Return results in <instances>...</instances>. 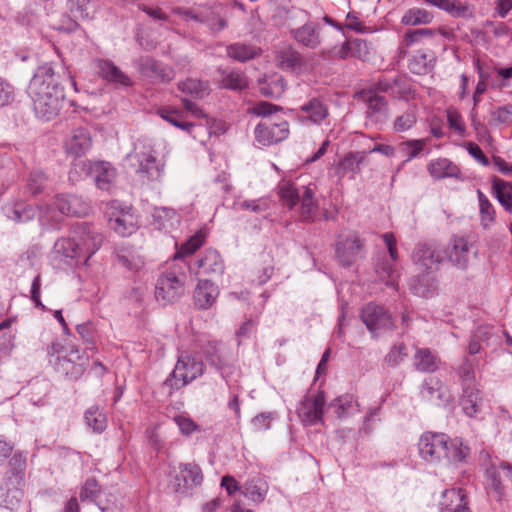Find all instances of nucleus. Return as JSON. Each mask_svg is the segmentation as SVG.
I'll list each match as a JSON object with an SVG mask.
<instances>
[{
  "label": "nucleus",
  "instance_id": "7c9ffc66",
  "mask_svg": "<svg viewBox=\"0 0 512 512\" xmlns=\"http://www.w3.org/2000/svg\"><path fill=\"white\" fill-rule=\"evenodd\" d=\"M198 273L207 275H222L224 272V261L218 251L208 249L196 262Z\"/></svg>",
  "mask_w": 512,
  "mask_h": 512
},
{
  "label": "nucleus",
  "instance_id": "f257e3e1",
  "mask_svg": "<svg viewBox=\"0 0 512 512\" xmlns=\"http://www.w3.org/2000/svg\"><path fill=\"white\" fill-rule=\"evenodd\" d=\"M419 454L423 460L431 464H456L466 459L469 447L458 439H450L444 433H424L418 443Z\"/></svg>",
  "mask_w": 512,
  "mask_h": 512
},
{
  "label": "nucleus",
  "instance_id": "052dcab7",
  "mask_svg": "<svg viewBox=\"0 0 512 512\" xmlns=\"http://www.w3.org/2000/svg\"><path fill=\"white\" fill-rule=\"evenodd\" d=\"M47 176L41 170H33L27 180V190L34 196L44 191L47 184Z\"/></svg>",
  "mask_w": 512,
  "mask_h": 512
},
{
  "label": "nucleus",
  "instance_id": "f8f14e48",
  "mask_svg": "<svg viewBox=\"0 0 512 512\" xmlns=\"http://www.w3.org/2000/svg\"><path fill=\"white\" fill-rule=\"evenodd\" d=\"M445 257L435 242H418L412 251L411 261L419 272H435Z\"/></svg>",
  "mask_w": 512,
  "mask_h": 512
},
{
  "label": "nucleus",
  "instance_id": "4c0bfd02",
  "mask_svg": "<svg viewBox=\"0 0 512 512\" xmlns=\"http://www.w3.org/2000/svg\"><path fill=\"white\" fill-rule=\"evenodd\" d=\"M153 225L158 230L168 231L177 227L180 223V216L178 213L168 207H157L154 209L153 214Z\"/></svg>",
  "mask_w": 512,
  "mask_h": 512
},
{
  "label": "nucleus",
  "instance_id": "412c9836",
  "mask_svg": "<svg viewBox=\"0 0 512 512\" xmlns=\"http://www.w3.org/2000/svg\"><path fill=\"white\" fill-rule=\"evenodd\" d=\"M54 205L62 214L77 217L86 216L92 210L89 201L85 200L82 196L74 194L58 195Z\"/></svg>",
  "mask_w": 512,
  "mask_h": 512
},
{
  "label": "nucleus",
  "instance_id": "b1692460",
  "mask_svg": "<svg viewBox=\"0 0 512 512\" xmlns=\"http://www.w3.org/2000/svg\"><path fill=\"white\" fill-rule=\"evenodd\" d=\"M328 115V106L320 96H310L308 100L299 107L298 116L303 121H308L312 124H321Z\"/></svg>",
  "mask_w": 512,
  "mask_h": 512
},
{
  "label": "nucleus",
  "instance_id": "72a5a7b5",
  "mask_svg": "<svg viewBox=\"0 0 512 512\" xmlns=\"http://www.w3.org/2000/svg\"><path fill=\"white\" fill-rule=\"evenodd\" d=\"M460 404L466 416L470 418L477 417L482 407L480 391L475 386H465Z\"/></svg>",
  "mask_w": 512,
  "mask_h": 512
},
{
  "label": "nucleus",
  "instance_id": "423d86ee",
  "mask_svg": "<svg viewBox=\"0 0 512 512\" xmlns=\"http://www.w3.org/2000/svg\"><path fill=\"white\" fill-rule=\"evenodd\" d=\"M169 487L180 495H189L190 491L203 483V472L196 463H180L169 472Z\"/></svg>",
  "mask_w": 512,
  "mask_h": 512
},
{
  "label": "nucleus",
  "instance_id": "bf43d9fd",
  "mask_svg": "<svg viewBox=\"0 0 512 512\" xmlns=\"http://www.w3.org/2000/svg\"><path fill=\"white\" fill-rule=\"evenodd\" d=\"M432 20V13L422 8H411L402 17L403 24L413 26L429 24Z\"/></svg>",
  "mask_w": 512,
  "mask_h": 512
},
{
  "label": "nucleus",
  "instance_id": "f03ea898",
  "mask_svg": "<svg viewBox=\"0 0 512 512\" xmlns=\"http://www.w3.org/2000/svg\"><path fill=\"white\" fill-rule=\"evenodd\" d=\"M49 363L61 376L69 380L79 379L89 366V357L74 346H64L58 341L47 347Z\"/></svg>",
  "mask_w": 512,
  "mask_h": 512
},
{
  "label": "nucleus",
  "instance_id": "09e8293b",
  "mask_svg": "<svg viewBox=\"0 0 512 512\" xmlns=\"http://www.w3.org/2000/svg\"><path fill=\"white\" fill-rule=\"evenodd\" d=\"M286 89V82L280 76H272L259 81V90L264 97L277 99Z\"/></svg>",
  "mask_w": 512,
  "mask_h": 512
},
{
  "label": "nucleus",
  "instance_id": "603ef678",
  "mask_svg": "<svg viewBox=\"0 0 512 512\" xmlns=\"http://www.w3.org/2000/svg\"><path fill=\"white\" fill-rule=\"evenodd\" d=\"M418 119V108L417 105L411 104L407 109L399 116H397L393 122V129L395 132H406L410 130Z\"/></svg>",
  "mask_w": 512,
  "mask_h": 512
},
{
  "label": "nucleus",
  "instance_id": "bb28decb",
  "mask_svg": "<svg viewBox=\"0 0 512 512\" xmlns=\"http://www.w3.org/2000/svg\"><path fill=\"white\" fill-rule=\"evenodd\" d=\"M439 505L441 512H472L467 495L461 488L444 490Z\"/></svg>",
  "mask_w": 512,
  "mask_h": 512
},
{
  "label": "nucleus",
  "instance_id": "69168bd1",
  "mask_svg": "<svg viewBox=\"0 0 512 512\" xmlns=\"http://www.w3.org/2000/svg\"><path fill=\"white\" fill-rule=\"evenodd\" d=\"M321 55L323 59L330 60L333 58L345 59L354 54L352 53L351 44L349 42H344L340 47L323 49Z\"/></svg>",
  "mask_w": 512,
  "mask_h": 512
},
{
  "label": "nucleus",
  "instance_id": "5701e85b",
  "mask_svg": "<svg viewBox=\"0 0 512 512\" xmlns=\"http://www.w3.org/2000/svg\"><path fill=\"white\" fill-rule=\"evenodd\" d=\"M138 69L146 77L169 83L175 77L174 69L168 65L161 64L156 59L143 56L138 60Z\"/></svg>",
  "mask_w": 512,
  "mask_h": 512
},
{
  "label": "nucleus",
  "instance_id": "5fc2aeb1",
  "mask_svg": "<svg viewBox=\"0 0 512 512\" xmlns=\"http://www.w3.org/2000/svg\"><path fill=\"white\" fill-rule=\"evenodd\" d=\"M414 360L418 371L434 372L438 368V358L427 348L418 349Z\"/></svg>",
  "mask_w": 512,
  "mask_h": 512
},
{
  "label": "nucleus",
  "instance_id": "680f3d73",
  "mask_svg": "<svg viewBox=\"0 0 512 512\" xmlns=\"http://www.w3.org/2000/svg\"><path fill=\"white\" fill-rule=\"evenodd\" d=\"M426 146V139L407 140L400 144L401 151L406 155L404 162L416 158Z\"/></svg>",
  "mask_w": 512,
  "mask_h": 512
},
{
  "label": "nucleus",
  "instance_id": "9b49d317",
  "mask_svg": "<svg viewBox=\"0 0 512 512\" xmlns=\"http://www.w3.org/2000/svg\"><path fill=\"white\" fill-rule=\"evenodd\" d=\"M444 257L456 269L465 271L478 254L477 248L464 237H452L445 249Z\"/></svg>",
  "mask_w": 512,
  "mask_h": 512
},
{
  "label": "nucleus",
  "instance_id": "864d4df0",
  "mask_svg": "<svg viewBox=\"0 0 512 512\" xmlns=\"http://www.w3.org/2000/svg\"><path fill=\"white\" fill-rule=\"evenodd\" d=\"M477 197L479 201L480 222L483 228L489 229L495 222V209L486 195L480 190H477Z\"/></svg>",
  "mask_w": 512,
  "mask_h": 512
},
{
  "label": "nucleus",
  "instance_id": "39448f33",
  "mask_svg": "<svg viewBox=\"0 0 512 512\" xmlns=\"http://www.w3.org/2000/svg\"><path fill=\"white\" fill-rule=\"evenodd\" d=\"M186 275L175 269L160 274L155 285L156 300L162 305L178 301L185 293Z\"/></svg>",
  "mask_w": 512,
  "mask_h": 512
},
{
  "label": "nucleus",
  "instance_id": "393cba45",
  "mask_svg": "<svg viewBox=\"0 0 512 512\" xmlns=\"http://www.w3.org/2000/svg\"><path fill=\"white\" fill-rule=\"evenodd\" d=\"M420 392L424 400L436 406H445L451 400L447 388L435 377L425 379Z\"/></svg>",
  "mask_w": 512,
  "mask_h": 512
},
{
  "label": "nucleus",
  "instance_id": "a211bd4d",
  "mask_svg": "<svg viewBox=\"0 0 512 512\" xmlns=\"http://www.w3.org/2000/svg\"><path fill=\"white\" fill-rule=\"evenodd\" d=\"M206 361L214 367L221 376L226 379L233 371V364L230 361L226 347L216 341H208L202 347Z\"/></svg>",
  "mask_w": 512,
  "mask_h": 512
},
{
  "label": "nucleus",
  "instance_id": "9d476101",
  "mask_svg": "<svg viewBox=\"0 0 512 512\" xmlns=\"http://www.w3.org/2000/svg\"><path fill=\"white\" fill-rule=\"evenodd\" d=\"M72 233L78 244V253L83 258V264L99 250L103 243V236L99 229L87 222H79L72 226Z\"/></svg>",
  "mask_w": 512,
  "mask_h": 512
},
{
  "label": "nucleus",
  "instance_id": "58836bf2",
  "mask_svg": "<svg viewBox=\"0 0 512 512\" xmlns=\"http://www.w3.org/2000/svg\"><path fill=\"white\" fill-rule=\"evenodd\" d=\"M98 68L105 80L125 87L132 85L130 77L122 72L112 61L100 60Z\"/></svg>",
  "mask_w": 512,
  "mask_h": 512
},
{
  "label": "nucleus",
  "instance_id": "4be33fe9",
  "mask_svg": "<svg viewBox=\"0 0 512 512\" xmlns=\"http://www.w3.org/2000/svg\"><path fill=\"white\" fill-rule=\"evenodd\" d=\"M216 83L221 89L242 91L248 87L246 74L238 68L219 66L216 68Z\"/></svg>",
  "mask_w": 512,
  "mask_h": 512
},
{
  "label": "nucleus",
  "instance_id": "de8ad7c7",
  "mask_svg": "<svg viewBox=\"0 0 512 512\" xmlns=\"http://www.w3.org/2000/svg\"><path fill=\"white\" fill-rule=\"evenodd\" d=\"M492 190L498 202L507 212H512V183L495 177L492 180Z\"/></svg>",
  "mask_w": 512,
  "mask_h": 512
},
{
  "label": "nucleus",
  "instance_id": "dca6fc26",
  "mask_svg": "<svg viewBox=\"0 0 512 512\" xmlns=\"http://www.w3.org/2000/svg\"><path fill=\"white\" fill-rule=\"evenodd\" d=\"M255 138L263 146H269L286 139L289 125L286 120L268 119L259 123L254 130Z\"/></svg>",
  "mask_w": 512,
  "mask_h": 512
},
{
  "label": "nucleus",
  "instance_id": "0e129e2a",
  "mask_svg": "<svg viewBox=\"0 0 512 512\" xmlns=\"http://www.w3.org/2000/svg\"><path fill=\"white\" fill-rule=\"evenodd\" d=\"M203 242V235L201 233H196L181 245L180 250L175 255V258H180L194 253L198 248L201 247Z\"/></svg>",
  "mask_w": 512,
  "mask_h": 512
},
{
  "label": "nucleus",
  "instance_id": "8fccbe9b",
  "mask_svg": "<svg viewBox=\"0 0 512 512\" xmlns=\"http://www.w3.org/2000/svg\"><path fill=\"white\" fill-rule=\"evenodd\" d=\"M19 486L4 481V487L0 489V504L9 510L17 509L23 496Z\"/></svg>",
  "mask_w": 512,
  "mask_h": 512
},
{
  "label": "nucleus",
  "instance_id": "4d7b16f0",
  "mask_svg": "<svg viewBox=\"0 0 512 512\" xmlns=\"http://www.w3.org/2000/svg\"><path fill=\"white\" fill-rule=\"evenodd\" d=\"M329 407L334 409V413L339 419H343L357 410V403L351 395H345L334 399Z\"/></svg>",
  "mask_w": 512,
  "mask_h": 512
},
{
  "label": "nucleus",
  "instance_id": "e2e57ef3",
  "mask_svg": "<svg viewBox=\"0 0 512 512\" xmlns=\"http://www.w3.org/2000/svg\"><path fill=\"white\" fill-rule=\"evenodd\" d=\"M159 115L162 119L183 131L190 132L194 128L193 123L181 121L180 115L175 111L161 109L159 110Z\"/></svg>",
  "mask_w": 512,
  "mask_h": 512
},
{
  "label": "nucleus",
  "instance_id": "49530a36",
  "mask_svg": "<svg viewBox=\"0 0 512 512\" xmlns=\"http://www.w3.org/2000/svg\"><path fill=\"white\" fill-rule=\"evenodd\" d=\"M431 51H417L409 61V70L416 75H425L431 71L434 63Z\"/></svg>",
  "mask_w": 512,
  "mask_h": 512
},
{
  "label": "nucleus",
  "instance_id": "c03bdc74",
  "mask_svg": "<svg viewBox=\"0 0 512 512\" xmlns=\"http://www.w3.org/2000/svg\"><path fill=\"white\" fill-rule=\"evenodd\" d=\"M177 87L182 93L197 99H202L210 93L209 82L195 78H187L180 81Z\"/></svg>",
  "mask_w": 512,
  "mask_h": 512
},
{
  "label": "nucleus",
  "instance_id": "13d9d810",
  "mask_svg": "<svg viewBox=\"0 0 512 512\" xmlns=\"http://www.w3.org/2000/svg\"><path fill=\"white\" fill-rule=\"evenodd\" d=\"M67 9L74 19L73 25L75 27L78 26L76 20L90 19L94 12L89 7V0H68Z\"/></svg>",
  "mask_w": 512,
  "mask_h": 512
},
{
  "label": "nucleus",
  "instance_id": "338daca9",
  "mask_svg": "<svg viewBox=\"0 0 512 512\" xmlns=\"http://www.w3.org/2000/svg\"><path fill=\"white\" fill-rule=\"evenodd\" d=\"M406 347L404 344L394 345L389 353L385 356L384 361L390 367L399 365L405 357H407Z\"/></svg>",
  "mask_w": 512,
  "mask_h": 512
},
{
  "label": "nucleus",
  "instance_id": "e433bc0d",
  "mask_svg": "<svg viewBox=\"0 0 512 512\" xmlns=\"http://www.w3.org/2000/svg\"><path fill=\"white\" fill-rule=\"evenodd\" d=\"M199 23L206 25L212 34H217L227 27V20L212 6L200 7Z\"/></svg>",
  "mask_w": 512,
  "mask_h": 512
},
{
  "label": "nucleus",
  "instance_id": "6e6d98bb",
  "mask_svg": "<svg viewBox=\"0 0 512 512\" xmlns=\"http://www.w3.org/2000/svg\"><path fill=\"white\" fill-rule=\"evenodd\" d=\"M86 424L96 433L103 432L107 427L106 415L98 406L90 407L84 415Z\"/></svg>",
  "mask_w": 512,
  "mask_h": 512
},
{
  "label": "nucleus",
  "instance_id": "37998d69",
  "mask_svg": "<svg viewBox=\"0 0 512 512\" xmlns=\"http://www.w3.org/2000/svg\"><path fill=\"white\" fill-rule=\"evenodd\" d=\"M226 53L228 57L238 62H246L258 57L261 49L252 44L238 42L228 45Z\"/></svg>",
  "mask_w": 512,
  "mask_h": 512
},
{
  "label": "nucleus",
  "instance_id": "a19ab883",
  "mask_svg": "<svg viewBox=\"0 0 512 512\" xmlns=\"http://www.w3.org/2000/svg\"><path fill=\"white\" fill-rule=\"evenodd\" d=\"M37 78H39L44 91L54 90L55 87H62L60 75L55 72L51 63H44L38 66L30 83H33Z\"/></svg>",
  "mask_w": 512,
  "mask_h": 512
},
{
  "label": "nucleus",
  "instance_id": "3c124183",
  "mask_svg": "<svg viewBox=\"0 0 512 512\" xmlns=\"http://www.w3.org/2000/svg\"><path fill=\"white\" fill-rule=\"evenodd\" d=\"M278 65L286 71H297L303 65L302 55L293 48H287L279 52L277 55Z\"/></svg>",
  "mask_w": 512,
  "mask_h": 512
},
{
  "label": "nucleus",
  "instance_id": "f3484780",
  "mask_svg": "<svg viewBox=\"0 0 512 512\" xmlns=\"http://www.w3.org/2000/svg\"><path fill=\"white\" fill-rule=\"evenodd\" d=\"M112 211L107 212L110 227L120 236L131 235L137 229V217L132 212V208L114 202L111 206Z\"/></svg>",
  "mask_w": 512,
  "mask_h": 512
},
{
  "label": "nucleus",
  "instance_id": "c756f323",
  "mask_svg": "<svg viewBox=\"0 0 512 512\" xmlns=\"http://www.w3.org/2000/svg\"><path fill=\"white\" fill-rule=\"evenodd\" d=\"M219 294L218 287L209 280H199L193 294L194 304L198 309H208Z\"/></svg>",
  "mask_w": 512,
  "mask_h": 512
},
{
  "label": "nucleus",
  "instance_id": "2eb2a0df",
  "mask_svg": "<svg viewBox=\"0 0 512 512\" xmlns=\"http://www.w3.org/2000/svg\"><path fill=\"white\" fill-rule=\"evenodd\" d=\"M375 89L380 93H387L400 100L409 101L415 97V90L409 78L395 76L393 78L381 76L374 82Z\"/></svg>",
  "mask_w": 512,
  "mask_h": 512
},
{
  "label": "nucleus",
  "instance_id": "a18cd8bd",
  "mask_svg": "<svg viewBox=\"0 0 512 512\" xmlns=\"http://www.w3.org/2000/svg\"><path fill=\"white\" fill-rule=\"evenodd\" d=\"M6 216L18 223H25L36 216V210L23 201L9 204L4 208Z\"/></svg>",
  "mask_w": 512,
  "mask_h": 512
},
{
  "label": "nucleus",
  "instance_id": "6e6552de",
  "mask_svg": "<svg viewBox=\"0 0 512 512\" xmlns=\"http://www.w3.org/2000/svg\"><path fill=\"white\" fill-rule=\"evenodd\" d=\"M127 159L131 165L137 166L136 173L148 180H158L162 176L163 165L157 161L155 151L151 146L137 143L134 151L127 155Z\"/></svg>",
  "mask_w": 512,
  "mask_h": 512
},
{
  "label": "nucleus",
  "instance_id": "0eeeda50",
  "mask_svg": "<svg viewBox=\"0 0 512 512\" xmlns=\"http://www.w3.org/2000/svg\"><path fill=\"white\" fill-rule=\"evenodd\" d=\"M204 363L190 355H181L171 372L169 378L164 381V386L172 390H178L196 378L200 377L204 372Z\"/></svg>",
  "mask_w": 512,
  "mask_h": 512
},
{
  "label": "nucleus",
  "instance_id": "ddd939ff",
  "mask_svg": "<svg viewBox=\"0 0 512 512\" xmlns=\"http://www.w3.org/2000/svg\"><path fill=\"white\" fill-rule=\"evenodd\" d=\"M325 401L323 391L307 393L297 406V413L301 421L305 425L322 423Z\"/></svg>",
  "mask_w": 512,
  "mask_h": 512
},
{
  "label": "nucleus",
  "instance_id": "c9c22d12",
  "mask_svg": "<svg viewBox=\"0 0 512 512\" xmlns=\"http://www.w3.org/2000/svg\"><path fill=\"white\" fill-rule=\"evenodd\" d=\"M396 262L392 261L387 257L380 258L375 265V272L379 279L383 281L387 286L396 288L400 273L396 268Z\"/></svg>",
  "mask_w": 512,
  "mask_h": 512
},
{
  "label": "nucleus",
  "instance_id": "4468645a",
  "mask_svg": "<svg viewBox=\"0 0 512 512\" xmlns=\"http://www.w3.org/2000/svg\"><path fill=\"white\" fill-rule=\"evenodd\" d=\"M374 84L371 89L361 93L366 105L365 115L372 124L385 123L390 115L389 102L385 96L379 95Z\"/></svg>",
  "mask_w": 512,
  "mask_h": 512
},
{
  "label": "nucleus",
  "instance_id": "cd10ccee",
  "mask_svg": "<svg viewBox=\"0 0 512 512\" xmlns=\"http://www.w3.org/2000/svg\"><path fill=\"white\" fill-rule=\"evenodd\" d=\"M92 146L91 135L86 128L73 129L65 140V150L68 154L80 157Z\"/></svg>",
  "mask_w": 512,
  "mask_h": 512
},
{
  "label": "nucleus",
  "instance_id": "c85d7f7f",
  "mask_svg": "<svg viewBox=\"0 0 512 512\" xmlns=\"http://www.w3.org/2000/svg\"><path fill=\"white\" fill-rule=\"evenodd\" d=\"M367 153L365 151H353L347 153L339 162L336 172L339 177L349 175L354 179L361 172V165L365 162Z\"/></svg>",
  "mask_w": 512,
  "mask_h": 512
},
{
  "label": "nucleus",
  "instance_id": "ea45409f",
  "mask_svg": "<svg viewBox=\"0 0 512 512\" xmlns=\"http://www.w3.org/2000/svg\"><path fill=\"white\" fill-rule=\"evenodd\" d=\"M26 470V455L22 452H15L9 460V469L6 472L4 481L14 485H21Z\"/></svg>",
  "mask_w": 512,
  "mask_h": 512
},
{
  "label": "nucleus",
  "instance_id": "20e7f679",
  "mask_svg": "<svg viewBox=\"0 0 512 512\" xmlns=\"http://www.w3.org/2000/svg\"><path fill=\"white\" fill-rule=\"evenodd\" d=\"M303 191L295 187V184L288 180H281L278 184V191L281 199L289 209H293L301 202L300 215L303 221H311L318 208L314 198L315 185L309 184L302 187Z\"/></svg>",
  "mask_w": 512,
  "mask_h": 512
},
{
  "label": "nucleus",
  "instance_id": "79ce46f5",
  "mask_svg": "<svg viewBox=\"0 0 512 512\" xmlns=\"http://www.w3.org/2000/svg\"><path fill=\"white\" fill-rule=\"evenodd\" d=\"M267 492L268 485L260 477L251 478L242 486V494L256 504L264 501Z\"/></svg>",
  "mask_w": 512,
  "mask_h": 512
},
{
  "label": "nucleus",
  "instance_id": "a878e982",
  "mask_svg": "<svg viewBox=\"0 0 512 512\" xmlns=\"http://www.w3.org/2000/svg\"><path fill=\"white\" fill-rule=\"evenodd\" d=\"M320 24L306 21L302 26L290 30L291 37L300 45L315 49L321 44Z\"/></svg>",
  "mask_w": 512,
  "mask_h": 512
},
{
  "label": "nucleus",
  "instance_id": "2f4dec72",
  "mask_svg": "<svg viewBox=\"0 0 512 512\" xmlns=\"http://www.w3.org/2000/svg\"><path fill=\"white\" fill-rule=\"evenodd\" d=\"M427 170L434 179H461L462 176L459 167L447 158H438L431 161L427 166Z\"/></svg>",
  "mask_w": 512,
  "mask_h": 512
},
{
  "label": "nucleus",
  "instance_id": "774afa93",
  "mask_svg": "<svg viewBox=\"0 0 512 512\" xmlns=\"http://www.w3.org/2000/svg\"><path fill=\"white\" fill-rule=\"evenodd\" d=\"M491 122L494 124H512V104L498 107L491 113Z\"/></svg>",
  "mask_w": 512,
  "mask_h": 512
},
{
  "label": "nucleus",
  "instance_id": "7ed1b4c3",
  "mask_svg": "<svg viewBox=\"0 0 512 512\" xmlns=\"http://www.w3.org/2000/svg\"><path fill=\"white\" fill-rule=\"evenodd\" d=\"M28 93L33 102V110L38 118L50 121L58 116L65 99L63 87H55L54 90L44 91L39 78H37L33 83H29Z\"/></svg>",
  "mask_w": 512,
  "mask_h": 512
},
{
  "label": "nucleus",
  "instance_id": "473e14b6",
  "mask_svg": "<svg viewBox=\"0 0 512 512\" xmlns=\"http://www.w3.org/2000/svg\"><path fill=\"white\" fill-rule=\"evenodd\" d=\"M78 244L75 240V235L72 234L70 238H61L57 240L54 244V254L56 257L64 260L68 264L70 261L75 260L77 263H83V258L78 253Z\"/></svg>",
  "mask_w": 512,
  "mask_h": 512
},
{
  "label": "nucleus",
  "instance_id": "1a4fd4ad",
  "mask_svg": "<svg viewBox=\"0 0 512 512\" xmlns=\"http://www.w3.org/2000/svg\"><path fill=\"white\" fill-rule=\"evenodd\" d=\"M365 242L357 232L341 233L335 242V258L338 264L349 268L361 257Z\"/></svg>",
  "mask_w": 512,
  "mask_h": 512
},
{
  "label": "nucleus",
  "instance_id": "6ab92c4d",
  "mask_svg": "<svg viewBox=\"0 0 512 512\" xmlns=\"http://www.w3.org/2000/svg\"><path fill=\"white\" fill-rule=\"evenodd\" d=\"M361 319L374 336L383 330H389L393 327L391 315L384 307L374 303H368L362 309Z\"/></svg>",
  "mask_w": 512,
  "mask_h": 512
},
{
  "label": "nucleus",
  "instance_id": "f704fd0d",
  "mask_svg": "<svg viewBox=\"0 0 512 512\" xmlns=\"http://www.w3.org/2000/svg\"><path fill=\"white\" fill-rule=\"evenodd\" d=\"M437 287V280L433 272H419L410 283V289L413 294L428 298L430 297Z\"/></svg>",
  "mask_w": 512,
  "mask_h": 512
},
{
  "label": "nucleus",
  "instance_id": "aec40b11",
  "mask_svg": "<svg viewBox=\"0 0 512 512\" xmlns=\"http://www.w3.org/2000/svg\"><path fill=\"white\" fill-rule=\"evenodd\" d=\"M81 169L93 178L96 186L101 190H109L117 175L112 164L105 161H83L81 162Z\"/></svg>",
  "mask_w": 512,
  "mask_h": 512
}]
</instances>
